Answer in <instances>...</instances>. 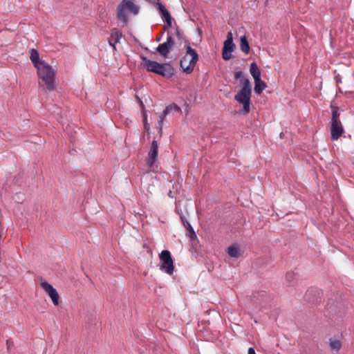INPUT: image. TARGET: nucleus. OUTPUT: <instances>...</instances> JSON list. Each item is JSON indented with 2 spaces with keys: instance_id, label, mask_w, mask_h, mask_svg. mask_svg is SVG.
Returning a JSON list of instances; mask_svg holds the SVG:
<instances>
[{
  "instance_id": "obj_1",
  "label": "nucleus",
  "mask_w": 354,
  "mask_h": 354,
  "mask_svg": "<svg viewBox=\"0 0 354 354\" xmlns=\"http://www.w3.org/2000/svg\"><path fill=\"white\" fill-rule=\"evenodd\" d=\"M141 66L148 72L155 73L162 77L170 79L174 75V68L171 62L159 63L148 59L144 55H140Z\"/></svg>"
},
{
  "instance_id": "obj_2",
  "label": "nucleus",
  "mask_w": 354,
  "mask_h": 354,
  "mask_svg": "<svg viewBox=\"0 0 354 354\" xmlns=\"http://www.w3.org/2000/svg\"><path fill=\"white\" fill-rule=\"evenodd\" d=\"M241 84H242V87L235 95L234 100L243 105L241 113L245 115L250 111L252 86L248 78L241 80Z\"/></svg>"
},
{
  "instance_id": "obj_3",
  "label": "nucleus",
  "mask_w": 354,
  "mask_h": 354,
  "mask_svg": "<svg viewBox=\"0 0 354 354\" xmlns=\"http://www.w3.org/2000/svg\"><path fill=\"white\" fill-rule=\"evenodd\" d=\"M37 70L38 77L41 80L39 82V86H46L48 91H54L55 89V71L48 64L40 66V68Z\"/></svg>"
},
{
  "instance_id": "obj_4",
  "label": "nucleus",
  "mask_w": 354,
  "mask_h": 354,
  "mask_svg": "<svg viewBox=\"0 0 354 354\" xmlns=\"http://www.w3.org/2000/svg\"><path fill=\"white\" fill-rule=\"evenodd\" d=\"M186 53L180 61V66L186 74H191L198 61L199 56L196 50L190 45H185Z\"/></svg>"
},
{
  "instance_id": "obj_5",
  "label": "nucleus",
  "mask_w": 354,
  "mask_h": 354,
  "mask_svg": "<svg viewBox=\"0 0 354 354\" xmlns=\"http://www.w3.org/2000/svg\"><path fill=\"white\" fill-rule=\"evenodd\" d=\"M126 10L136 15L139 13L140 7L133 3V0H122L117 8V19L124 24L128 22Z\"/></svg>"
},
{
  "instance_id": "obj_6",
  "label": "nucleus",
  "mask_w": 354,
  "mask_h": 354,
  "mask_svg": "<svg viewBox=\"0 0 354 354\" xmlns=\"http://www.w3.org/2000/svg\"><path fill=\"white\" fill-rule=\"evenodd\" d=\"M160 269L167 274L171 275L174 272V260L171 252L167 250H162L159 254Z\"/></svg>"
},
{
  "instance_id": "obj_7",
  "label": "nucleus",
  "mask_w": 354,
  "mask_h": 354,
  "mask_svg": "<svg viewBox=\"0 0 354 354\" xmlns=\"http://www.w3.org/2000/svg\"><path fill=\"white\" fill-rule=\"evenodd\" d=\"M175 44L173 35L170 32H167V41L160 44L156 48V51L162 57L167 58L170 53L171 49Z\"/></svg>"
},
{
  "instance_id": "obj_8",
  "label": "nucleus",
  "mask_w": 354,
  "mask_h": 354,
  "mask_svg": "<svg viewBox=\"0 0 354 354\" xmlns=\"http://www.w3.org/2000/svg\"><path fill=\"white\" fill-rule=\"evenodd\" d=\"M40 285L45 290V292L48 295V296L51 298L53 304L55 306H58L59 304V296L56 289L54 288L52 285L45 281H41Z\"/></svg>"
},
{
  "instance_id": "obj_9",
  "label": "nucleus",
  "mask_w": 354,
  "mask_h": 354,
  "mask_svg": "<svg viewBox=\"0 0 354 354\" xmlns=\"http://www.w3.org/2000/svg\"><path fill=\"white\" fill-rule=\"evenodd\" d=\"M158 154V142L154 140L152 141L150 151L148 153V157L147 158V165L149 167H152L153 165L155 164Z\"/></svg>"
},
{
  "instance_id": "obj_10",
  "label": "nucleus",
  "mask_w": 354,
  "mask_h": 354,
  "mask_svg": "<svg viewBox=\"0 0 354 354\" xmlns=\"http://www.w3.org/2000/svg\"><path fill=\"white\" fill-rule=\"evenodd\" d=\"M157 9L161 16L162 19L166 23V28L171 27L172 25L173 19L165 6L162 3L158 2Z\"/></svg>"
},
{
  "instance_id": "obj_11",
  "label": "nucleus",
  "mask_w": 354,
  "mask_h": 354,
  "mask_svg": "<svg viewBox=\"0 0 354 354\" xmlns=\"http://www.w3.org/2000/svg\"><path fill=\"white\" fill-rule=\"evenodd\" d=\"M344 132L341 121L330 122V138L332 140H338Z\"/></svg>"
},
{
  "instance_id": "obj_12",
  "label": "nucleus",
  "mask_w": 354,
  "mask_h": 354,
  "mask_svg": "<svg viewBox=\"0 0 354 354\" xmlns=\"http://www.w3.org/2000/svg\"><path fill=\"white\" fill-rule=\"evenodd\" d=\"M30 59L33 64V66L37 69L40 68V66H43L46 64L47 63L44 60L40 59L39 53L37 50L35 48H31L30 50Z\"/></svg>"
},
{
  "instance_id": "obj_13",
  "label": "nucleus",
  "mask_w": 354,
  "mask_h": 354,
  "mask_svg": "<svg viewBox=\"0 0 354 354\" xmlns=\"http://www.w3.org/2000/svg\"><path fill=\"white\" fill-rule=\"evenodd\" d=\"M319 291L317 289L311 288L308 290L304 295V298L309 302L315 303L318 301L319 297Z\"/></svg>"
},
{
  "instance_id": "obj_14",
  "label": "nucleus",
  "mask_w": 354,
  "mask_h": 354,
  "mask_svg": "<svg viewBox=\"0 0 354 354\" xmlns=\"http://www.w3.org/2000/svg\"><path fill=\"white\" fill-rule=\"evenodd\" d=\"M180 219H181V221H182L184 227L186 228V230L189 232L188 236L190 238V239L192 241L196 240L197 236L194 230V228L191 225V224L187 221V220L185 218V217L184 216L180 215Z\"/></svg>"
},
{
  "instance_id": "obj_15",
  "label": "nucleus",
  "mask_w": 354,
  "mask_h": 354,
  "mask_svg": "<svg viewBox=\"0 0 354 354\" xmlns=\"http://www.w3.org/2000/svg\"><path fill=\"white\" fill-rule=\"evenodd\" d=\"M235 48V44L233 42V36L231 32H229L227 35V39L224 41L223 50L228 52H233Z\"/></svg>"
},
{
  "instance_id": "obj_16",
  "label": "nucleus",
  "mask_w": 354,
  "mask_h": 354,
  "mask_svg": "<svg viewBox=\"0 0 354 354\" xmlns=\"http://www.w3.org/2000/svg\"><path fill=\"white\" fill-rule=\"evenodd\" d=\"M254 92L257 95H260L263 91L267 87L266 83L260 77L254 79Z\"/></svg>"
},
{
  "instance_id": "obj_17",
  "label": "nucleus",
  "mask_w": 354,
  "mask_h": 354,
  "mask_svg": "<svg viewBox=\"0 0 354 354\" xmlns=\"http://www.w3.org/2000/svg\"><path fill=\"white\" fill-rule=\"evenodd\" d=\"M240 48L245 54H248L250 50V44L245 35H243L240 38Z\"/></svg>"
},
{
  "instance_id": "obj_18",
  "label": "nucleus",
  "mask_w": 354,
  "mask_h": 354,
  "mask_svg": "<svg viewBox=\"0 0 354 354\" xmlns=\"http://www.w3.org/2000/svg\"><path fill=\"white\" fill-rule=\"evenodd\" d=\"M227 254L233 258H239L241 256L240 249L237 244H234L227 248Z\"/></svg>"
},
{
  "instance_id": "obj_19",
  "label": "nucleus",
  "mask_w": 354,
  "mask_h": 354,
  "mask_svg": "<svg viewBox=\"0 0 354 354\" xmlns=\"http://www.w3.org/2000/svg\"><path fill=\"white\" fill-rule=\"evenodd\" d=\"M329 346L332 351L338 352L342 346V343L339 339L330 337L329 339Z\"/></svg>"
},
{
  "instance_id": "obj_20",
  "label": "nucleus",
  "mask_w": 354,
  "mask_h": 354,
  "mask_svg": "<svg viewBox=\"0 0 354 354\" xmlns=\"http://www.w3.org/2000/svg\"><path fill=\"white\" fill-rule=\"evenodd\" d=\"M250 72L254 79H255V77L258 78L261 77V70L254 62L250 64Z\"/></svg>"
},
{
  "instance_id": "obj_21",
  "label": "nucleus",
  "mask_w": 354,
  "mask_h": 354,
  "mask_svg": "<svg viewBox=\"0 0 354 354\" xmlns=\"http://www.w3.org/2000/svg\"><path fill=\"white\" fill-rule=\"evenodd\" d=\"M175 35L180 44L184 43L189 45V41L185 37L183 32L177 26L175 30Z\"/></svg>"
},
{
  "instance_id": "obj_22",
  "label": "nucleus",
  "mask_w": 354,
  "mask_h": 354,
  "mask_svg": "<svg viewBox=\"0 0 354 354\" xmlns=\"http://www.w3.org/2000/svg\"><path fill=\"white\" fill-rule=\"evenodd\" d=\"M122 37V32L118 30L117 28H113L111 30V38L113 41V45L119 43Z\"/></svg>"
},
{
  "instance_id": "obj_23",
  "label": "nucleus",
  "mask_w": 354,
  "mask_h": 354,
  "mask_svg": "<svg viewBox=\"0 0 354 354\" xmlns=\"http://www.w3.org/2000/svg\"><path fill=\"white\" fill-rule=\"evenodd\" d=\"M330 109L332 111V118H331L330 122H335L340 121V120H339L340 114L339 112V107L335 105L330 104Z\"/></svg>"
},
{
  "instance_id": "obj_24",
  "label": "nucleus",
  "mask_w": 354,
  "mask_h": 354,
  "mask_svg": "<svg viewBox=\"0 0 354 354\" xmlns=\"http://www.w3.org/2000/svg\"><path fill=\"white\" fill-rule=\"evenodd\" d=\"M286 279L288 286H293L296 283V274L294 272H288L286 274Z\"/></svg>"
},
{
  "instance_id": "obj_25",
  "label": "nucleus",
  "mask_w": 354,
  "mask_h": 354,
  "mask_svg": "<svg viewBox=\"0 0 354 354\" xmlns=\"http://www.w3.org/2000/svg\"><path fill=\"white\" fill-rule=\"evenodd\" d=\"M171 107H172L171 105L167 106L164 109V111L160 113V115H159L158 121V124L160 125V123H163V120H164L165 116L170 112Z\"/></svg>"
},
{
  "instance_id": "obj_26",
  "label": "nucleus",
  "mask_w": 354,
  "mask_h": 354,
  "mask_svg": "<svg viewBox=\"0 0 354 354\" xmlns=\"http://www.w3.org/2000/svg\"><path fill=\"white\" fill-rule=\"evenodd\" d=\"M232 52H228L227 50H222V57L224 60H230L232 57Z\"/></svg>"
},
{
  "instance_id": "obj_27",
  "label": "nucleus",
  "mask_w": 354,
  "mask_h": 354,
  "mask_svg": "<svg viewBox=\"0 0 354 354\" xmlns=\"http://www.w3.org/2000/svg\"><path fill=\"white\" fill-rule=\"evenodd\" d=\"M234 77H235V79H236V80L240 79V81H241V80H243V78H245V77H244V75H243V73L242 71H236V72L234 73Z\"/></svg>"
},
{
  "instance_id": "obj_28",
  "label": "nucleus",
  "mask_w": 354,
  "mask_h": 354,
  "mask_svg": "<svg viewBox=\"0 0 354 354\" xmlns=\"http://www.w3.org/2000/svg\"><path fill=\"white\" fill-rule=\"evenodd\" d=\"M334 74H335V79L337 84L342 83V77H340L339 74L337 73L336 71H334Z\"/></svg>"
},
{
  "instance_id": "obj_29",
  "label": "nucleus",
  "mask_w": 354,
  "mask_h": 354,
  "mask_svg": "<svg viewBox=\"0 0 354 354\" xmlns=\"http://www.w3.org/2000/svg\"><path fill=\"white\" fill-rule=\"evenodd\" d=\"M144 128L146 131L149 129V124L147 122V115L146 113H145V124H144Z\"/></svg>"
},
{
  "instance_id": "obj_30",
  "label": "nucleus",
  "mask_w": 354,
  "mask_h": 354,
  "mask_svg": "<svg viewBox=\"0 0 354 354\" xmlns=\"http://www.w3.org/2000/svg\"><path fill=\"white\" fill-rule=\"evenodd\" d=\"M109 44L110 46H111L113 47V50L116 49V48H115L116 44L113 45V41L111 39H109Z\"/></svg>"
},
{
  "instance_id": "obj_31",
  "label": "nucleus",
  "mask_w": 354,
  "mask_h": 354,
  "mask_svg": "<svg viewBox=\"0 0 354 354\" xmlns=\"http://www.w3.org/2000/svg\"><path fill=\"white\" fill-rule=\"evenodd\" d=\"M248 354H256L254 348L250 347L249 349H248Z\"/></svg>"
},
{
  "instance_id": "obj_32",
  "label": "nucleus",
  "mask_w": 354,
  "mask_h": 354,
  "mask_svg": "<svg viewBox=\"0 0 354 354\" xmlns=\"http://www.w3.org/2000/svg\"><path fill=\"white\" fill-rule=\"evenodd\" d=\"M158 131L161 134L162 131V123H160V125L158 124Z\"/></svg>"
},
{
  "instance_id": "obj_33",
  "label": "nucleus",
  "mask_w": 354,
  "mask_h": 354,
  "mask_svg": "<svg viewBox=\"0 0 354 354\" xmlns=\"http://www.w3.org/2000/svg\"><path fill=\"white\" fill-rule=\"evenodd\" d=\"M168 196H169V197H170V198H174V196H173V194H172V192H171V190L169 192V193H168Z\"/></svg>"
},
{
  "instance_id": "obj_34",
  "label": "nucleus",
  "mask_w": 354,
  "mask_h": 354,
  "mask_svg": "<svg viewBox=\"0 0 354 354\" xmlns=\"http://www.w3.org/2000/svg\"><path fill=\"white\" fill-rule=\"evenodd\" d=\"M140 105H141V106H142V110L144 111V109H145V106H144V104L142 103V101H140Z\"/></svg>"
},
{
  "instance_id": "obj_35",
  "label": "nucleus",
  "mask_w": 354,
  "mask_h": 354,
  "mask_svg": "<svg viewBox=\"0 0 354 354\" xmlns=\"http://www.w3.org/2000/svg\"><path fill=\"white\" fill-rule=\"evenodd\" d=\"M174 107L176 109H179L178 106L177 105H176L175 104H174Z\"/></svg>"
},
{
  "instance_id": "obj_36",
  "label": "nucleus",
  "mask_w": 354,
  "mask_h": 354,
  "mask_svg": "<svg viewBox=\"0 0 354 354\" xmlns=\"http://www.w3.org/2000/svg\"><path fill=\"white\" fill-rule=\"evenodd\" d=\"M8 348H9V340H7Z\"/></svg>"
}]
</instances>
